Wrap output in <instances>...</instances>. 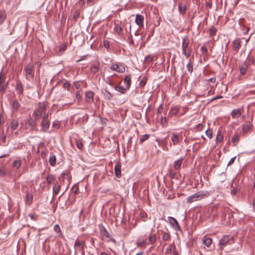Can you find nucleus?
I'll list each match as a JSON object with an SVG mask.
<instances>
[{"label": "nucleus", "instance_id": "nucleus-6", "mask_svg": "<svg viewBox=\"0 0 255 255\" xmlns=\"http://www.w3.org/2000/svg\"><path fill=\"white\" fill-rule=\"evenodd\" d=\"M111 69L120 73H123L125 71V67L121 64H113L111 66Z\"/></svg>", "mask_w": 255, "mask_h": 255}, {"label": "nucleus", "instance_id": "nucleus-2", "mask_svg": "<svg viewBox=\"0 0 255 255\" xmlns=\"http://www.w3.org/2000/svg\"><path fill=\"white\" fill-rule=\"evenodd\" d=\"M233 243L234 239L232 237L227 235L223 236L219 242L220 249L223 250L225 246L229 244H232Z\"/></svg>", "mask_w": 255, "mask_h": 255}, {"label": "nucleus", "instance_id": "nucleus-64", "mask_svg": "<svg viewBox=\"0 0 255 255\" xmlns=\"http://www.w3.org/2000/svg\"><path fill=\"white\" fill-rule=\"evenodd\" d=\"M73 191L74 193H77L78 191V187L77 186H73L72 187Z\"/></svg>", "mask_w": 255, "mask_h": 255}, {"label": "nucleus", "instance_id": "nucleus-20", "mask_svg": "<svg viewBox=\"0 0 255 255\" xmlns=\"http://www.w3.org/2000/svg\"><path fill=\"white\" fill-rule=\"evenodd\" d=\"M49 121L42 120L41 123V125L43 128L44 130H46L49 128Z\"/></svg>", "mask_w": 255, "mask_h": 255}, {"label": "nucleus", "instance_id": "nucleus-23", "mask_svg": "<svg viewBox=\"0 0 255 255\" xmlns=\"http://www.w3.org/2000/svg\"><path fill=\"white\" fill-rule=\"evenodd\" d=\"M240 41L239 39H236L233 42V48H234V50H238V49L240 48Z\"/></svg>", "mask_w": 255, "mask_h": 255}, {"label": "nucleus", "instance_id": "nucleus-40", "mask_svg": "<svg viewBox=\"0 0 255 255\" xmlns=\"http://www.w3.org/2000/svg\"><path fill=\"white\" fill-rule=\"evenodd\" d=\"M6 135L2 133L0 136L1 142H2L1 145H4L6 142Z\"/></svg>", "mask_w": 255, "mask_h": 255}, {"label": "nucleus", "instance_id": "nucleus-59", "mask_svg": "<svg viewBox=\"0 0 255 255\" xmlns=\"http://www.w3.org/2000/svg\"><path fill=\"white\" fill-rule=\"evenodd\" d=\"M201 51L203 53H206L207 52V48L205 46H203L201 48Z\"/></svg>", "mask_w": 255, "mask_h": 255}, {"label": "nucleus", "instance_id": "nucleus-28", "mask_svg": "<svg viewBox=\"0 0 255 255\" xmlns=\"http://www.w3.org/2000/svg\"><path fill=\"white\" fill-rule=\"evenodd\" d=\"M55 179V177L53 175L50 174L48 175L46 178V181L47 183L50 185L53 182H54Z\"/></svg>", "mask_w": 255, "mask_h": 255}, {"label": "nucleus", "instance_id": "nucleus-26", "mask_svg": "<svg viewBox=\"0 0 255 255\" xmlns=\"http://www.w3.org/2000/svg\"><path fill=\"white\" fill-rule=\"evenodd\" d=\"M49 163L51 166H54L56 163V157L54 154L50 155L49 158Z\"/></svg>", "mask_w": 255, "mask_h": 255}, {"label": "nucleus", "instance_id": "nucleus-21", "mask_svg": "<svg viewBox=\"0 0 255 255\" xmlns=\"http://www.w3.org/2000/svg\"><path fill=\"white\" fill-rule=\"evenodd\" d=\"M179 111V108L177 107H172L171 108L169 114L171 116L176 115Z\"/></svg>", "mask_w": 255, "mask_h": 255}, {"label": "nucleus", "instance_id": "nucleus-39", "mask_svg": "<svg viewBox=\"0 0 255 255\" xmlns=\"http://www.w3.org/2000/svg\"><path fill=\"white\" fill-rule=\"evenodd\" d=\"M147 82V79L146 78L143 77L141 79V81L139 83V86L141 87H143L145 86Z\"/></svg>", "mask_w": 255, "mask_h": 255}, {"label": "nucleus", "instance_id": "nucleus-43", "mask_svg": "<svg viewBox=\"0 0 255 255\" xmlns=\"http://www.w3.org/2000/svg\"><path fill=\"white\" fill-rule=\"evenodd\" d=\"M54 230L57 233L61 234V231L59 226L57 224L54 226Z\"/></svg>", "mask_w": 255, "mask_h": 255}, {"label": "nucleus", "instance_id": "nucleus-58", "mask_svg": "<svg viewBox=\"0 0 255 255\" xmlns=\"http://www.w3.org/2000/svg\"><path fill=\"white\" fill-rule=\"evenodd\" d=\"M5 80V77L3 76L2 72L0 73V83H3Z\"/></svg>", "mask_w": 255, "mask_h": 255}, {"label": "nucleus", "instance_id": "nucleus-33", "mask_svg": "<svg viewBox=\"0 0 255 255\" xmlns=\"http://www.w3.org/2000/svg\"><path fill=\"white\" fill-rule=\"evenodd\" d=\"M170 238V234L168 232H163L162 239L164 241H168Z\"/></svg>", "mask_w": 255, "mask_h": 255}, {"label": "nucleus", "instance_id": "nucleus-48", "mask_svg": "<svg viewBox=\"0 0 255 255\" xmlns=\"http://www.w3.org/2000/svg\"><path fill=\"white\" fill-rule=\"evenodd\" d=\"M76 145L78 148L81 149L83 147V144L80 140H76Z\"/></svg>", "mask_w": 255, "mask_h": 255}, {"label": "nucleus", "instance_id": "nucleus-47", "mask_svg": "<svg viewBox=\"0 0 255 255\" xmlns=\"http://www.w3.org/2000/svg\"><path fill=\"white\" fill-rule=\"evenodd\" d=\"M137 244L140 247H143L145 245V241L144 240L139 239L137 241Z\"/></svg>", "mask_w": 255, "mask_h": 255}, {"label": "nucleus", "instance_id": "nucleus-37", "mask_svg": "<svg viewBox=\"0 0 255 255\" xmlns=\"http://www.w3.org/2000/svg\"><path fill=\"white\" fill-rule=\"evenodd\" d=\"M149 137V135L146 134L144 135H141L140 137V143H142L144 141L146 140Z\"/></svg>", "mask_w": 255, "mask_h": 255}, {"label": "nucleus", "instance_id": "nucleus-14", "mask_svg": "<svg viewBox=\"0 0 255 255\" xmlns=\"http://www.w3.org/2000/svg\"><path fill=\"white\" fill-rule=\"evenodd\" d=\"M15 89L18 94L22 95L23 94V87L22 84L20 82H17Z\"/></svg>", "mask_w": 255, "mask_h": 255}, {"label": "nucleus", "instance_id": "nucleus-61", "mask_svg": "<svg viewBox=\"0 0 255 255\" xmlns=\"http://www.w3.org/2000/svg\"><path fill=\"white\" fill-rule=\"evenodd\" d=\"M247 72L246 67H241L240 69V72L242 74H245Z\"/></svg>", "mask_w": 255, "mask_h": 255}, {"label": "nucleus", "instance_id": "nucleus-44", "mask_svg": "<svg viewBox=\"0 0 255 255\" xmlns=\"http://www.w3.org/2000/svg\"><path fill=\"white\" fill-rule=\"evenodd\" d=\"M7 85V84H6V85H2L0 87V93L1 95H3L5 93V91L6 89Z\"/></svg>", "mask_w": 255, "mask_h": 255}, {"label": "nucleus", "instance_id": "nucleus-22", "mask_svg": "<svg viewBox=\"0 0 255 255\" xmlns=\"http://www.w3.org/2000/svg\"><path fill=\"white\" fill-rule=\"evenodd\" d=\"M115 89L116 91L120 92L121 94H125L128 89L122 86H116L115 87Z\"/></svg>", "mask_w": 255, "mask_h": 255}, {"label": "nucleus", "instance_id": "nucleus-1", "mask_svg": "<svg viewBox=\"0 0 255 255\" xmlns=\"http://www.w3.org/2000/svg\"><path fill=\"white\" fill-rule=\"evenodd\" d=\"M209 195L208 191H200L189 196L187 199V202L191 203L196 201L200 200Z\"/></svg>", "mask_w": 255, "mask_h": 255}, {"label": "nucleus", "instance_id": "nucleus-60", "mask_svg": "<svg viewBox=\"0 0 255 255\" xmlns=\"http://www.w3.org/2000/svg\"><path fill=\"white\" fill-rule=\"evenodd\" d=\"M33 197L31 195L27 194L26 195V200L27 201L31 202L32 200Z\"/></svg>", "mask_w": 255, "mask_h": 255}, {"label": "nucleus", "instance_id": "nucleus-25", "mask_svg": "<svg viewBox=\"0 0 255 255\" xmlns=\"http://www.w3.org/2000/svg\"><path fill=\"white\" fill-rule=\"evenodd\" d=\"M251 126L252 125L250 123L244 125L242 128L243 132L247 133L251 129Z\"/></svg>", "mask_w": 255, "mask_h": 255}, {"label": "nucleus", "instance_id": "nucleus-62", "mask_svg": "<svg viewBox=\"0 0 255 255\" xmlns=\"http://www.w3.org/2000/svg\"><path fill=\"white\" fill-rule=\"evenodd\" d=\"M169 176H170V177L171 179H173V178H175V173L174 171H170V172H169Z\"/></svg>", "mask_w": 255, "mask_h": 255}, {"label": "nucleus", "instance_id": "nucleus-32", "mask_svg": "<svg viewBox=\"0 0 255 255\" xmlns=\"http://www.w3.org/2000/svg\"><path fill=\"white\" fill-rule=\"evenodd\" d=\"M19 106V104L18 102L17 101V100H15L12 103V109L15 111L17 110V109L18 108Z\"/></svg>", "mask_w": 255, "mask_h": 255}, {"label": "nucleus", "instance_id": "nucleus-42", "mask_svg": "<svg viewBox=\"0 0 255 255\" xmlns=\"http://www.w3.org/2000/svg\"><path fill=\"white\" fill-rule=\"evenodd\" d=\"M153 59V56L151 55H148L145 58V61L146 62H151L152 61Z\"/></svg>", "mask_w": 255, "mask_h": 255}, {"label": "nucleus", "instance_id": "nucleus-11", "mask_svg": "<svg viewBox=\"0 0 255 255\" xmlns=\"http://www.w3.org/2000/svg\"><path fill=\"white\" fill-rule=\"evenodd\" d=\"M171 140L174 145H177L179 141V135L175 132L172 133Z\"/></svg>", "mask_w": 255, "mask_h": 255}, {"label": "nucleus", "instance_id": "nucleus-27", "mask_svg": "<svg viewBox=\"0 0 255 255\" xmlns=\"http://www.w3.org/2000/svg\"><path fill=\"white\" fill-rule=\"evenodd\" d=\"M18 126V123L15 120H12L10 124V128L11 130H15Z\"/></svg>", "mask_w": 255, "mask_h": 255}, {"label": "nucleus", "instance_id": "nucleus-53", "mask_svg": "<svg viewBox=\"0 0 255 255\" xmlns=\"http://www.w3.org/2000/svg\"><path fill=\"white\" fill-rule=\"evenodd\" d=\"M216 32V29L215 27H212L209 30L210 35L212 36L215 34Z\"/></svg>", "mask_w": 255, "mask_h": 255}, {"label": "nucleus", "instance_id": "nucleus-10", "mask_svg": "<svg viewBox=\"0 0 255 255\" xmlns=\"http://www.w3.org/2000/svg\"><path fill=\"white\" fill-rule=\"evenodd\" d=\"M121 165L120 163H116L115 166V173L117 177L119 178L121 176Z\"/></svg>", "mask_w": 255, "mask_h": 255}, {"label": "nucleus", "instance_id": "nucleus-35", "mask_svg": "<svg viewBox=\"0 0 255 255\" xmlns=\"http://www.w3.org/2000/svg\"><path fill=\"white\" fill-rule=\"evenodd\" d=\"M99 71V66L93 65L91 67V72L93 73H96Z\"/></svg>", "mask_w": 255, "mask_h": 255}, {"label": "nucleus", "instance_id": "nucleus-4", "mask_svg": "<svg viewBox=\"0 0 255 255\" xmlns=\"http://www.w3.org/2000/svg\"><path fill=\"white\" fill-rule=\"evenodd\" d=\"M84 241L81 240L77 239L75 241L74 244V248L75 250V252L77 253L78 252H80L82 254H84Z\"/></svg>", "mask_w": 255, "mask_h": 255}, {"label": "nucleus", "instance_id": "nucleus-29", "mask_svg": "<svg viewBox=\"0 0 255 255\" xmlns=\"http://www.w3.org/2000/svg\"><path fill=\"white\" fill-rule=\"evenodd\" d=\"M61 186L57 185L56 183L55 184L53 187V192L55 194H58L59 193Z\"/></svg>", "mask_w": 255, "mask_h": 255}, {"label": "nucleus", "instance_id": "nucleus-13", "mask_svg": "<svg viewBox=\"0 0 255 255\" xmlns=\"http://www.w3.org/2000/svg\"><path fill=\"white\" fill-rule=\"evenodd\" d=\"M202 243L207 247H209L211 245V244L212 243V240L210 238H208V237H204L202 238Z\"/></svg>", "mask_w": 255, "mask_h": 255}, {"label": "nucleus", "instance_id": "nucleus-5", "mask_svg": "<svg viewBox=\"0 0 255 255\" xmlns=\"http://www.w3.org/2000/svg\"><path fill=\"white\" fill-rule=\"evenodd\" d=\"M25 76L27 80H30L34 77L33 67L27 65L24 67Z\"/></svg>", "mask_w": 255, "mask_h": 255}, {"label": "nucleus", "instance_id": "nucleus-24", "mask_svg": "<svg viewBox=\"0 0 255 255\" xmlns=\"http://www.w3.org/2000/svg\"><path fill=\"white\" fill-rule=\"evenodd\" d=\"M104 97L105 99L110 100L113 98V95L109 92L107 89L105 90V91L103 93Z\"/></svg>", "mask_w": 255, "mask_h": 255}, {"label": "nucleus", "instance_id": "nucleus-18", "mask_svg": "<svg viewBox=\"0 0 255 255\" xmlns=\"http://www.w3.org/2000/svg\"><path fill=\"white\" fill-rule=\"evenodd\" d=\"M178 10L182 14H184L186 10V7L185 4L179 3L178 5Z\"/></svg>", "mask_w": 255, "mask_h": 255}, {"label": "nucleus", "instance_id": "nucleus-17", "mask_svg": "<svg viewBox=\"0 0 255 255\" xmlns=\"http://www.w3.org/2000/svg\"><path fill=\"white\" fill-rule=\"evenodd\" d=\"M94 95V93L92 91H88L86 93L87 102H91L93 101Z\"/></svg>", "mask_w": 255, "mask_h": 255}, {"label": "nucleus", "instance_id": "nucleus-38", "mask_svg": "<svg viewBox=\"0 0 255 255\" xmlns=\"http://www.w3.org/2000/svg\"><path fill=\"white\" fill-rule=\"evenodd\" d=\"M156 241V236L155 234L151 235L149 237V242L153 244Z\"/></svg>", "mask_w": 255, "mask_h": 255}, {"label": "nucleus", "instance_id": "nucleus-56", "mask_svg": "<svg viewBox=\"0 0 255 255\" xmlns=\"http://www.w3.org/2000/svg\"><path fill=\"white\" fill-rule=\"evenodd\" d=\"M236 158V156H234V157L231 158L230 159V160H229V161L228 162L227 165L230 166V165H232L235 161Z\"/></svg>", "mask_w": 255, "mask_h": 255}, {"label": "nucleus", "instance_id": "nucleus-15", "mask_svg": "<svg viewBox=\"0 0 255 255\" xmlns=\"http://www.w3.org/2000/svg\"><path fill=\"white\" fill-rule=\"evenodd\" d=\"M241 115V112L239 109H234L231 113V116L234 119L239 118Z\"/></svg>", "mask_w": 255, "mask_h": 255}, {"label": "nucleus", "instance_id": "nucleus-19", "mask_svg": "<svg viewBox=\"0 0 255 255\" xmlns=\"http://www.w3.org/2000/svg\"><path fill=\"white\" fill-rule=\"evenodd\" d=\"M131 77L130 75H127L124 79V83L126 85V88L128 89L130 86Z\"/></svg>", "mask_w": 255, "mask_h": 255}, {"label": "nucleus", "instance_id": "nucleus-51", "mask_svg": "<svg viewBox=\"0 0 255 255\" xmlns=\"http://www.w3.org/2000/svg\"><path fill=\"white\" fill-rule=\"evenodd\" d=\"M167 120L165 117H164V118L162 117L160 119V124L162 126H164V125L167 123Z\"/></svg>", "mask_w": 255, "mask_h": 255}, {"label": "nucleus", "instance_id": "nucleus-7", "mask_svg": "<svg viewBox=\"0 0 255 255\" xmlns=\"http://www.w3.org/2000/svg\"><path fill=\"white\" fill-rule=\"evenodd\" d=\"M99 229H100V234L101 237V238L103 240L107 239L109 237V233L107 231L105 228L103 226L100 225L99 226Z\"/></svg>", "mask_w": 255, "mask_h": 255}, {"label": "nucleus", "instance_id": "nucleus-16", "mask_svg": "<svg viewBox=\"0 0 255 255\" xmlns=\"http://www.w3.org/2000/svg\"><path fill=\"white\" fill-rule=\"evenodd\" d=\"M183 161V158H180L179 159L176 160L174 163V168L175 170H178L180 169L182 162Z\"/></svg>", "mask_w": 255, "mask_h": 255}, {"label": "nucleus", "instance_id": "nucleus-12", "mask_svg": "<svg viewBox=\"0 0 255 255\" xmlns=\"http://www.w3.org/2000/svg\"><path fill=\"white\" fill-rule=\"evenodd\" d=\"M189 41L187 37L185 36L182 38V49H189Z\"/></svg>", "mask_w": 255, "mask_h": 255}, {"label": "nucleus", "instance_id": "nucleus-30", "mask_svg": "<svg viewBox=\"0 0 255 255\" xmlns=\"http://www.w3.org/2000/svg\"><path fill=\"white\" fill-rule=\"evenodd\" d=\"M239 141V136L235 134L232 137V142L235 146H236Z\"/></svg>", "mask_w": 255, "mask_h": 255}, {"label": "nucleus", "instance_id": "nucleus-45", "mask_svg": "<svg viewBox=\"0 0 255 255\" xmlns=\"http://www.w3.org/2000/svg\"><path fill=\"white\" fill-rule=\"evenodd\" d=\"M28 125L31 128H34L36 126L35 122L33 120H30L28 121Z\"/></svg>", "mask_w": 255, "mask_h": 255}, {"label": "nucleus", "instance_id": "nucleus-49", "mask_svg": "<svg viewBox=\"0 0 255 255\" xmlns=\"http://www.w3.org/2000/svg\"><path fill=\"white\" fill-rule=\"evenodd\" d=\"M63 88L64 89H67V90H68L70 89V83L66 81V82H65L63 83Z\"/></svg>", "mask_w": 255, "mask_h": 255}, {"label": "nucleus", "instance_id": "nucleus-63", "mask_svg": "<svg viewBox=\"0 0 255 255\" xmlns=\"http://www.w3.org/2000/svg\"><path fill=\"white\" fill-rule=\"evenodd\" d=\"M203 126L201 124H198L197 125V130L201 131L203 129Z\"/></svg>", "mask_w": 255, "mask_h": 255}, {"label": "nucleus", "instance_id": "nucleus-41", "mask_svg": "<svg viewBox=\"0 0 255 255\" xmlns=\"http://www.w3.org/2000/svg\"><path fill=\"white\" fill-rule=\"evenodd\" d=\"M205 132H206V135L209 138H211L212 137L213 131H212V130L211 129H208L207 130H206Z\"/></svg>", "mask_w": 255, "mask_h": 255}, {"label": "nucleus", "instance_id": "nucleus-36", "mask_svg": "<svg viewBox=\"0 0 255 255\" xmlns=\"http://www.w3.org/2000/svg\"><path fill=\"white\" fill-rule=\"evenodd\" d=\"M21 161L20 160H16L13 162V166L16 169H18L21 165Z\"/></svg>", "mask_w": 255, "mask_h": 255}, {"label": "nucleus", "instance_id": "nucleus-3", "mask_svg": "<svg viewBox=\"0 0 255 255\" xmlns=\"http://www.w3.org/2000/svg\"><path fill=\"white\" fill-rule=\"evenodd\" d=\"M45 108L46 105L44 103L39 104L38 107L34 111L33 113L36 119L41 118L42 112L45 111Z\"/></svg>", "mask_w": 255, "mask_h": 255}, {"label": "nucleus", "instance_id": "nucleus-52", "mask_svg": "<svg viewBox=\"0 0 255 255\" xmlns=\"http://www.w3.org/2000/svg\"><path fill=\"white\" fill-rule=\"evenodd\" d=\"M104 81H105V82L109 84V85L111 86H113L114 84L112 82L111 79L108 77L106 79H104Z\"/></svg>", "mask_w": 255, "mask_h": 255}, {"label": "nucleus", "instance_id": "nucleus-8", "mask_svg": "<svg viewBox=\"0 0 255 255\" xmlns=\"http://www.w3.org/2000/svg\"><path fill=\"white\" fill-rule=\"evenodd\" d=\"M143 20L144 17L143 15L139 14L136 15L135 22L136 24L139 27H142L143 26Z\"/></svg>", "mask_w": 255, "mask_h": 255}, {"label": "nucleus", "instance_id": "nucleus-31", "mask_svg": "<svg viewBox=\"0 0 255 255\" xmlns=\"http://www.w3.org/2000/svg\"><path fill=\"white\" fill-rule=\"evenodd\" d=\"M183 54L186 58H188L190 56L191 50L189 49H182Z\"/></svg>", "mask_w": 255, "mask_h": 255}, {"label": "nucleus", "instance_id": "nucleus-50", "mask_svg": "<svg viewBox=\"0 0 255 255\" xmlns=\"http://www.w3.org/2000/svg\"><path fill=\"white\" fill-rule=\"evenodd\" d=\"M5 18V14L2 12H0V24L2 23Z\"/></svg>", "mask_w": 255, "mask_h": 255}, {"label": "nucleus", "instance_id": "nucleus-57", "mask_svg": "<svg viewBox=\"0 0 255 255\" xmlns=\"http://www.w3.org/2000/svg\"><path fill=\"white\" fill-rule=\"evenodd\" d=\"M115 30L118 33H120L122 30V28L119 25H116L115 26Z\"/></svg>", "mask_w": 255, "mask_h": 255}, {"label": "nucleus", "instance_id": "nucleus-34", "mask_svg": "<svg viewBox=\"0 0 255 255\" xmlns=\"http://www.w3.org/2000/svg\"><path fill=\"white\" fill-rule=\"evenodd\" d=\"M223 139V135L220 133L219 131H218L217 135L216 137V142H221Z\"/></svg>", "mask_w": 255, "mask_h": 255}, {"label": "nucleus", "instance_id": "nucleus-54", "mask_svg": "<svg viewBox=\"0 0 255 255\" xmlns=\"http://www.w3.org/2000/svg\"><path fill=\"white\" fill-rule=\"evenodd\" d=\"M53 127L56 128H60V123L58 121H55L53 123Z\"/></svg>", "mask_w": 255, "mask_h": 255}, {"label": "nucleus", "instance_id": "nucleus-46", "mask_svg": "<svg viewBox=\"0 0 255 255\" xmlns=\"http://www.w3.org/2000/svg\"><path fill=\"white\" fill-rule=\"evenodd\" d=\"M103 45L107 49L110 48V42L107 40H104L103 41Z\"/></svg>", "mask_w": 255, "mask_h": 255}, {"label": "nucleus", "instance_id": "nucleus-55", "mask_svg": "<svg viewBox=\"0 0 255 255\" xmlns=\"http://www.w3.org/2000/svg\"><path fill=\"white\" fill-rule=\"evenodd\" d=\"M187 69L188 70V71L191 73L193 71V67L191 65V64L190 63H189L187 65Z\"/></svg>", "mask_w": 255, "mask_h": 255}, {"label": "nucleus", "instance_id": "nucleus-9", "mask_svg": "<svg viewBox=\"0 0 255 255\" xmlns=\"http://www.w3.org/2000/svg\"><path fill=\"white\" fill-rule=\"evenodd\" d=\"M168 219L169 223L173 227L176 229L180 230V226L178 225L177 221L174 218L169 217Z\"/></svg>", "mask_w": 255, "mask_h": 255}]
</instances>
